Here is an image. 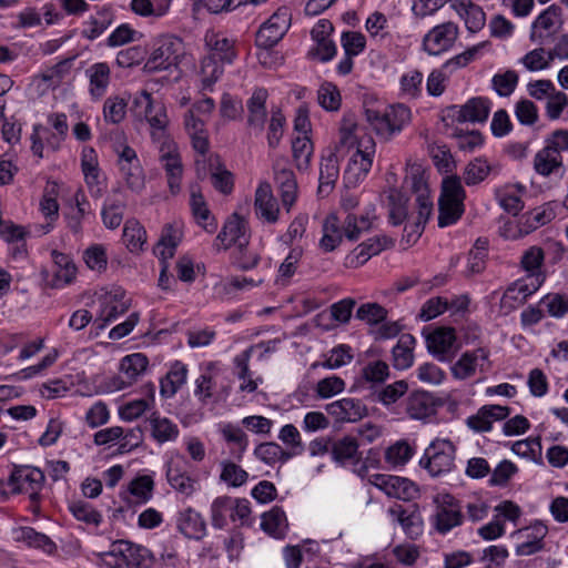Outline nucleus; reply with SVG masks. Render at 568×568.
<instances>
[{
  "instance_id": "57",
  "label": "nucleus",
  "mask_w": 568,
  "mask_h": 568,
  "mask_svg": "<svg viewBox=\"0 0 568 568\" xmlns=\"http://www.w3.org/2000/svg\"><path fill=\"white\" fill-rule=\"evenodd\" d=\"M234 498L230 496L216 497L211 505V519L215 528L222 529L232 517Z\"/></svg>"
},
{
  "instance_id": "31",
  "label": "nucleus",
  "mask_w": 568,
  "mask_h": 568,
  "mask_svg": "<svg viewBox=\"0 0 568 568\" xmlns=\"http://www.w3.org/2000/svg\"><path fill=\"white\" fill-rule=\"evenodd\" d=\"M74 204L63 213L67 227L74 234L79 235L82 232V221L90 214V203L82 191L74 194Z\"/></svg>"
},
{
  "instance_id": "13",
  "label": "nucleus",
  "mask_w": 568,
  "mask_h": 568,
  "mask_svg": "<svg viewBox=\"0 0 568 568\" xmlns=\"http://www.w3.org/2000/svg\"><path fill=\"white\" fill-rule=\"evenodd\" d=\"M463 514L458 501L450 495H443L436 498V510L432 516V524L436 531L447 534L453 528L460 526Z\"/></svg>"
},
{
  "instance_id": "44",
  "label": "nucleus",
  "mask_w": 568,
  "mask_h": 568,
  "mask_svg": "<svg viewBox=\"0 0 568 568\" xmlns=\"http://www.w3.org/2000/svg\"><path fill=\"white\" fill-rule=\"evenodd\" d=\"M81 168L88 187L91 190L97 187V192H99L102 181L99 169L98 155L93 148H83L81 152Z\"/></svg>"
},
{
  "instance_id": "8",
  "label": "nucleus",
  "mask_w": 568,
  "mask_h": 568,
  "mask_svg": "<svg viewBox=\"0 0 568 568\" xmlns=\"http://www.w3.org/2000/svg\"><path fill=\"white\" fill-rule=\"evenodd\" d=\"M292 13L287 7H280L257 30L255 43L263 49L276 45L291 27Z\"/></svg>"
},
{
  "instance_id": "38",
  "label": "nucleus",
  "mask_w": 568,
  "mask_h": 568,
  "mask_svg": "<svg viewBox=\"0 0 568 568\" xmlns=\"http://www.w3.org/2000/svg\"><path fill=\"white\" fill-rule=\"evenodd\" d=\"M339 175L338 158L335 151L328 150L327 154L322 156L320 166V185L321 194L329 193L335 185Z\"/></svg>"
},
{
  "instance_id": "5",
  "label": "nucleus",
  "mask_w": 568,
  "mask_h": 568,
  "mask_svg": "<svg viewBox=\"0 0 568 568\" xmlns=\"http://www.w3.org/2000/svg\"><path fill=\"white\" fill-rule=\"evenodd\" d=\"M456 447L448 439H435L425 449L419 465L432 476L437 477L452 471L455 467Z\"/></svg>"
},
{
  "instance_id": "41",
  "label": "nucleus",
  "mask_w": 568,
  "mask_h": 568,
  "mask_svg": "<svg viewBox=\"0 0 568 568\" xmlns=\"http://www.w3.org/2000/svg\"><path fill=\"white\" fill-rule=\"evenodd\" d=\"M178 529L187 538L201 539L205 535L206 525L197 511L187 508L179 515Z\"/></svg>"
},
{
  "instance_id": "39",
  "label": "nucleus",
  "mask_w": 568,
  "mask_h": 568,
  "mask_svg": "<svg viewBox=\"0 0 568 568\" xmlns=\"http://www.w3.org/2000/svg\"><path fill=\"white\" fill-rule=\"evenodd\" d=\"M89 78V92L93 99H101L110 84L111 70L105 62H98L92 64L87 70Z\"/></svg>"
},
{
  "instance_id": "7",
  "label": "nucleus",
  "mask_w": 568,
  "mask_h": 568,
  "mask_svg": "<svg viewBox=\"0 0 568 568\" xmlns=\"http://www.w3.org/2000/svg\"><path fill=\"white\" fill-rule=\"evenodd\" d=\"M375 155V141L373 138H364L359 142V149L351 156L344 171V182L347 187L356 186L365 179L372 169Z\"/></svg>"
},
{
  "instance_id": "34",
  "label": "nucleus",
  "mask_w": 568,
  "mask_h": 568,
  "mask_svg": "<svg viewBox=\"0 0 568 568\" xmlns=\"http://www.w3.org/2000/svg\"><path fill=\"white\" fill-rule=\"evenodd\" d=\"M187 366L175 361L164 377L160 381V394L164 398L173 397L178 390L186 383L187 378Z\"/></svg>"
},
{
  "instance_id": "14",
  "label": "nucleus",
  "mask_w": 568,
  "mask_h": 568,
  "mask_svg": "<svg viewBox=\"0 0 568 568\" xmlns=\"http://www.w3.org/2000/svg\"><path fill=\"white\" fill-rule=\"evenodd\" d=\"M247 224L239 214H233L223 225L214 240L213 246L217 251L227 250L236 245L239 250L248 244Z\"/></svg>"
},
{
  "instance_id": "33",
  "label": "nucleus",
  "mask_w": 568,
  "mask_h": 568,
  "mask_svg": "<svg viewBox=\"0 0 568 568\" xmlns=\"http://www.w3.org/2000/svg\"><path fill=\"white\" fill-rule=\"evenodd\" d=\"M322 232L320 247L326 253L336 250L345 237L343 223L334 213L325 217Z\"/></svg>"
},
{
  "instance_id": "21",
  "label": "nucleus",
  "mask_w": 568,
  "mask_h": 568,
  "mask_svg": "<svg viewBox=\"0 0 568 568\" xmlns=\"http://www.w3.org/2000/svg\"><path fill=\"white\" fill-rule=\"evenodd\" d=\"M548 528L540 521H536L529 527L517 530L514 536L520 540L515 548L517 556H530L544 548V538Z\"/></svg>"
},
{
  "instance_id": "59",
  "label": "nucleus",
  "mask_w": 568,
  "mask_h": 568,
  "mask_svg": "<svg viewBox=\"0 0 568 568\" xmlns=\"http://www.w3.org/2000/svg\"><path fill=\"white\" fill-rule=\"evenodd\" d=\"M334 460L341 464L358 459V443L352 436H345L336 440L332 446Z\"/></svg>"
},
{
  "instance_id": "11",
  "label": "nucleus",
  "mask_w": 568,
  "mask_h": 568,
  "mask_svg": "<svg viewBox=\"0 0 568 568\" xmlns=\"http://www.w3.org/2000/svg\"><path fill=\"white\" fill-rule=\"evenodd\" d=\"M130 306L131 301L125 292L120 287L113 288L101 296L100 311L94 324L99 329H103L120 315L126 313Z\"/></svg>"
},
{
  "instance_id": "6",
  "label": "nucleus",
  "mask_w": 568,
  "mask_h": 568,
  "mask_svg": "<svg viewBox=\"0 0 568 568\" xmlns=\"http://www.w3.org/2000/svg\"><path fill=\"white\" fill-rule=\"evenodd\" d=\"M121 180L132 192L140 193L145 186V178L136 152L128 144L114 145Z\"/></svg>"
},
{
  "instance_id": "50",
  "label": "nucleus",
  "mask_w": 568,
  "mask_h": 568,
  "mask_svg": "<svg viewBox=\"0 0 568 568\" xmlns=\"http://www.w3.org/2000/svg\"><path fill=\"white\" fill-rule=\"evenodd\" d=\"M388 514L408 536L414 537L420 532V518L417 513L408 511L403 506L395 505L388 509Z\"/></svg>"
},
{
  "instance_id": "51",
  "label": "nucleus",
  "mask_w": 568,
  "mask_h": 568,
  "mask_svg": "<svg viewBox=\"0 0 568 568\" xmlns=\"http://www.w3.org/2000/svg\"><path fill=\"white\" fill-rule=\"evenodd\" d=\"M129 99L124 95H110L103 103V119L106 123L119 124L126 115Z\"/></svg>"
},
{
  "instance_id": "48",
  "label": "nucleus",
  "mask_w": 568,
  "mask_h": 568,
  "mask_svg": "<svg viewBox=\"0 0 568 568\" xmlns=\"http://www.w3.org/2000/svg\"><path fill=\"white\" fill-rule=\"evenodd\" d=\"M562 166V155L549 150L546 145L534 158V169L542 176H549Z\"/></svg>"
},
{
  "instance_id": "28",
  "label": "nucleus",
  "mask_w": 568,
  "mask_h": 568,
  "mask_svg": "<svg viewBox=\"0 0 568 568\" xmlns=\"http://www.w3.org/2000/svg\"><path fill=\"white\" fill-rule=\"evenodd\" d=\"M376 221L375 207L368 206L362 214L347 213L342 221L344 235L351 242L357 241L364 233L369 232Z\"/></svg>"
},
{
  "instance_id": "55",
  "label": "nucleus",
  "mask_w": 568,
  "mask_h": 568,
  "mask_svg": "<svg viewBox=\"0 0 568 568\" xmlns=\"http://www.w3.org/2000/svg\"><path fill=\"white\" fill-rule=\"evenodd\" d=\"M286 516L282 508L275 506L263 514L261 528L271 536L282 537L286 528Z\"/></svg>"
},
{
  "instance_id": "30",
  "label": "nucleus",
  "mask_w": 568,
  "mask_h": 568,
  "mask_svg": "<svg viewBox=\"0 0 568 568\" xmlns=\"http://www.w3.org/2000/svg\"><path fill=\"white\" fill-rule=\"evenodd\" d=\"M448 3L465 21V26L470 32H477L485 27L486 14L481 7L475 4L473 0H448Z\"/></svg>"
},
{
  "instance_id": "22",
  "label": "nucleus",
  "mask_w": 568,
  "mask_h": 568,
  "mask_svg": "<svg viewBox=\"0 0 568 568\" xmlns=\"http://www.w3.org/2000/svg\"><path fill=\"white\" fill-rule=\"evenodd\" d=\"M254 211L258 220L268 224H274L280 220V206L268 182L258 184L255 191Z\"/></svg>"
},
{
  "instance_id": "9",
  "label": "nucleus",
  "mask_w": 568,
  "mask_h": 568,
  "mask_svg": "<svg viewBox=\"0 0 568 568\" xmlns=\"http://www.w3.org/2000/svg\"><path fill=\"white\" fill-rule=\"evenodd\" d=\"M159 143V160L165 172L168 186L172 195L181 191L183 164L176 143L170 138Z\"/></svg>"
},
{
  "instance_id": "19",
  "label": "nucleus",
  "mask_w": 568,
  "mask_h": 568,
  "mask_svg": "<svg viewBox=\"0 0 568 568\" xmlns=\"http://www.w3.org/2000/svg\"><path fill=\"white\" fill-rule=\"evenodd\" d=\"M186 467L187 462L184 456L173 455L168 463L166 478L176 491L191 496L195 491L196 480L187 474Z\"/></svg>"
},
{
  "instance_id": "52",
  "label": "nucleus",
  "mask_w": 568,
  "mask_h": 568,
  "mask_svg": "<svg viewBox=\"0 0 568 568\" xmlns=\"http://www.w3.org/2000/svg\"><path fill=\"white\" fill-rule=\"evenodd\" d=\"M224 63H221L214 57H204L200 65V80L203 90H212V87L220 80L224 72Z\"/></svg>"
},
{
  "instance_id": "58",
  "label": "nucleus",
  "mask_w": 568,
  "mask_h": 568,
  "mask_svg": "<svg viewBox=\"0 0 568 568\" xmlns=\"http://www.w3.org/2000/svg\"><path fill=\"white\" fill-rule=\"evenodd\" d=\"M493 168L486 159L476 158L464 169L463 179L468 186L477 185L486 180Z\"/></svg>"
},
{
  "instance_id": "2",
  "label": "nucleus",
  "mask_w": 568,
  "mask_h": 568,
  "mask_svg": "<svg viewBox=\"0 0 568 568\" xmlns=\"http://www.w3.org/2000/svg\"><path fill=\"white\" fill-rule=\"evenodd\" d=\"M132 111L136 118L144 119L149 123L154 141L170 139L165 134L169 124L166 108L162 102L154 101L151 93L141 91L133 100Z\"/></svg>"
},
{
  "instance_id": "36",
  "label": "nucleus",
  "mask_w": 568,
  "mask_h": 568,
  "mask_svg": "<svg viewBox=\"0 0 568 568\" xmlns=\"http://www.w3.org/2000/svg\"><path fill=\"white\" fill-rule=\"evenodd\" d=\"M364 138H372L366 133L364 125L359 124L352 113H345L339 125V143L344 146L359 149V142Z\"/></svg>"
},
{
  "instance_id": "1",
  "label": "nucleus",
  "mask_w": 568,
  "mask_h": 568,
  "mask_svg": "<svg viewBox=\"0 0 568 568\" xmlns=\"http://www.w3.org/2000/svg\"><path fill=\"white\" fill-rule=\"evenodd\" d=\"M99 558L104 568H150L155 561L150 549L124 539L113 541Z\"/></svg>"
},
{
  "instance_id": "25",
  "label": "nucleus",
  "mask_w": 568,
  "mask_h": 568,
  "mask_svg": "<svg viewBox=\"0 0 568 568\" xmlns=\"http://www.w3.org/2000/svg\"><path fill=\"white\" fill-rule=\"evenodd\" d=\"M204 45L207 50L206 57H214L224 64H231L236 58L234 41L221 32L213 30L206 31L204 36Z\"/></svg>"
},
{
  "instance_id": "26",
  "label": "nucleus",
  "mask_w": 568,
  "mask_h": 568,
  "mask_svg": "<svg viewBox=\"0 0 568 568\" xmlns=\"http://www.w3.org/2000/svg\"><path fill=\"white\" fill-rule=\"evenodd\" d=\"M440 402L430 393L419 390L409 395L406 402V413L412 419L427 420L436 414Z\"/></svg>"
},
{
  "instance_id": "15",
  "label": "nucleus",
  "mask_w": 568,
  "mask_h": 568,
  "mask_svg": "<svg viewBox=\"0 0 568 568\" xmlns=\"http://www.w3.org/2000/svg\"><path fill=\"white\" fill-rule=\"evenodd\" d=\"M458 37V27L454 22H445L429 30L423 39L424 50L438 55L453 47Z\"/></svg>"
},
{
  "instance_id": "29",
  "label": "nucleus",
  "mask_w": 568,
  "mask_h": 568,
  "mask_svg": "<svg viewBox=\"0 0 568 568\" xmlns=\"http://www.w3.org/2000/svg\"><path fill=\"white\" fill-rule=\"evenodd\" d=\"M327 412L338 422L355 423L366 413V406L355 398H342L327 405Z\"/></svg>"
},
{
  "instance_id": "47",
  "label": "nucleus",
  "mask_w": 568,
  "mask_h": 568,
  "mask_svg": "<svg viewBox=\"0 0 568 568\" xmlns=\"http://www.w3.org/2000/svg\"><path fill=\"white\" fill-rule=\"evenodd\" d=\"M415 338L410 334H403L393 347V365L396 369H406L413 365Z\"/></svg>"
},
{
  "instance_id": "64",
  "label": "nucleus",
  "mask_w": 568,
  "mask_h": 568,
  "mask_svg": "<svg viewBox=\"0 0 568 568\" xmlns=\"http://www.w3.org/2000/svg\"><path fill=\"white\" fill-rule=\"evenodd\" d=\"M255 456L267 465H274L278 462H286L291 458V454L286 453L278 444L267 442L260 444L255 450Z\"/></svg>"
},
{
  "instance_id": "16",
  "label": "nucleus",
  "mask_w": 568,
  "mask_h": 568,
  "mask_svg": "<svg viewBox=\"0 0 568 568\" xmlns=\"http://www.w3.org/2000/svg\"><path fill=\"white\" fill-rule=\"evenodd\" d=\"M427 349L440 362H448L458 351L456 334L452 327H438L426 337Z\"/></svg>"
},
{
  "instance_id": "63",
  "label": "nucleus",
  "mask_w": 568,
  "mask_h": 568,
  "mask_svg": "<svg viewBox=\"0 0 568 568\" xmlns=\"http://www.w3.org/2000/svg\"><path fill=\"white\" fill-rule=\"evenodd\" d=\"M263 283L262 278H252L245 276H232L216 284L215 290L221 295H232L237 291H245L258 286Z\"/></svg>"
},
{
  "instance_id": "42",
  "label": "nucleus",
  "mask_w": 568,
  "mask_h": 568,
  "mask_svg": "<svg viewBox=\"0 0 568 568\" xmlns=\"http://www.w3.org/2000/svg\"><path fill=\"white\" fill-rule=\"evenodd\" d=\"M185 129L191 136L193 148L201 154L209 150V139L204 121L196 118L193 110H190L184 119Z\"/></svg>"
},
{
  "instance_id": "4",
  "label": "nucleus",
  "mask_w": 568,
  "mask_h": 568,
  "mask_svg": "<svg viewBox=\"0 0 568 568\" xmlns=\"http://www.w3.org/2000/svg\"><path fill=\"white\" fill-rule=\"evenodd\" d=\"M183 54L182 40L174 36H164L155 42L144 68L149 72L176 69Z\"/></svg>"
},
{
  "instance_id": "20",
  "label": "nucleus",
  "mask_w": 568,
  "mask_h": 568,
  "mask_svg": "<svg viewBox=\"0 0 568 568\" xmlns=\"http://www.w3.org/2000/svg\"><path fill=\"white\" fill-rule=\"evenodd\" d=\"M394 242L386 235H376L357 245L345 258L346 266L357 268L371 257L393 246Z\"/></svg>"
},
{
  "instance_id": "43",
  "label": "nucleus",
  "mask_w": 568,
  "mask_h": 568,
  "mask_svg": "<svg viewBox=\"0 0 568 568\" xmlns=\"http://www.w3.org/2000/svg\"><path fill=\"white\" fill-rule=\"evenodd\" d=\"M191 211L196 223L207 233L215 232L217 223L212 216L203 195L195 190L191 192L190 199Z\"/></svg>"
},
{
  "instance_id": "61",
  "label": "nucleus",
  "mask_w": 568,
  "mask_h": 568,
  "mask_svg": "<svg viewBox=\"0 0 568 568\" xmlns=\"http://www.w3.org/2000/svg\"><path fill=\"white\" fill-rule=\"evenodd\" d=\"M123 241L130 252H139L146 242V232L136 220H128L123 229Z\"/></svg>"
},
{
  "instance_id": "62",
  "label": "nucleus",
  "mask_w": 568,
  "mask_h": 568,
  "mask_svg": "<svg viewBox=\"0 0 568 568\" xmlns=\"http://www.w3.org/2000/svg\"><path fill=\"white\" fill-rule=\"evenodd\" d=\"M544 260L545 254L540 247L531 246L528 250H526L520 260L523 268L527 272L526 276L540 275L542 277L544 283L546 280L545 273L541 272Z\"/></svg>"
},
{
  "instance_id": "12",
  "label": "nucleus",
  "mask_w": 568,
  "mask_h": 568,
  "mask_svg": "<svg viewBox=\"0 0 568 568\" xmlns=\"http://www.w3.org/2000/svg\"><path fill=\"white\" fill-rule=\"evenodd\" d=\"M541 285L542 277L540 275L525 276L517 280L504 292L500 298V311L504 314H509L521 305L528 296L537 292Z\"/></svg>"
},
{
  "instance_id": "45",
  "label": "nucleus",
  "mask_w": 568,
  "mask_h": 568,
  "mask_svg": "<svg viewBox=\"0 0 568 568\" xmlns=\"http://www.w3.org/2000/svg\"><path fill=\"white\" fill-rule=\"evenodd\" d=\"M68 509L78 521L88 527L98 528L103 521L102 514L85 500H71L68 504Z\"/></svg>"
},
{
  "instance_id": "54",
  "label": "nucleus",
  "mask_w": 568,
  "mask_h": 568,
  "mask_svg": "<svg viewBox=\"0 0 568 568\" xmlns=\"http://www.w3.org/2000/svg\"><path fill=\"white\" fill-rule=\"evenodd\" d=\"M149 361L145 355L134 353L122 358L120 372L126 378L128 384H133L138 377L146 369Z\"/></svg>"
},
{
  "instance_id": "27",
  "label": "nucleus",
  "mask_w": 568,
  "mask_h": 568,
  "mask_svg": "<svg viewBox=\"0 0 568 568\" xmlns=\"http://www.w3.org/2000/svg\"><path fill=\"white\" fill-rule=\"evenodd\" d=\"M564 24L562 10L557 4L545 9L532 22L530 39L532 41L542 39L545 34L550 36L557 32Z\"/></svg>"
},
{
  "instance_id": "18",
  "label": "nucleus",
  "mask_w": 568,
  "mask_h": 568,
  "mask_svg": "<svg viewBox=\"0 0 568 568\" xmlns=\"http://www.w3.org/2000/svg\"><path fill=\"white\" fill-rule=\"evenodd\" d=\"M372 484L383 490L387 496L396 499L410 500L415 498L418 493L414 483L407 478L393 475H373Z\"/></svg>"
},
{
  "instance_id": "17",
  "label": "nucleus",
  "mask_w": 568,
  "mask_h": 568,
  "mask_svg": "<svg viewBox=\"0 0 568 568\" xmlns=\"http://www.w3.org/2000/svg\"><path fill=\"white\" fill-rule=\"evenodd\" d=\"M333 30L334 27L329 20L321 19L315 23L311 30L312 40L315 42V47L308 53L311 57L322 62H327L335 57L336 45L329 39Z\"/></svg>"
},
{
  "instance_id": "53",
  "label": "nucleus",
  "mask_w": 568,
  "mask_h": 568,
  "mask_svg": "<svg viewBox=\"0 0 568 568\" xmlns=\"http://www.w3.org/2000/svg\"><path fill=\"white\" fill-rule=\"evenodd\" d=\"M221 434L226 443L235 445L232 455L236 460H241L248 446L247 435L241 427L231 423L224 424L221 427Z\"/></svg>"
},
{
  "instance_id": "60",
  "label": "nucleus",
  "mask_w": 568,
  "mask_h": 568,
  "mask_svg": "<svg viewBox=\"0 0 568 568\" xmlns=\"http://www.w3.org/2000/svg\"><path fill=\"white\" fill-rule=\"evenodd\" d=\"M293 158L300 171H306L313 155V143L308 135H298L292 142Z\"/></svg>"
},
{
  "instance_id": "40",
  "label": "nucleus",
  "mask_w": 568,
  "mask_h": 568,
  "mask_svg": "<svg viewBox=\"0 0 568 568\" xmlns=\"http://www.w3.org/2000/svg\"><path fill=\"white\" fill-rule=\"evenodd\" d=\"M13 535L16 541L23 542L31 548L41 549L45 554L52 555L57 550V545L50 537L32 527H19L13 531Z\"/></svg>"
},
{
  "instance_id": "56",
  "label": "nucleus",
  "mask_w": 568,
  "mask_h": 568,
  "mask_svg": "<svg viewBox=\"0 0 568 568\" xmlns=\"http://www.w3.org/2000/svg\"><path fill=\"white\" fill-rule=\"evenodd\" d=\"M251 352H252L251 348L245 349L244 352H242L234 358V364L239 368L237 376L240 379L243 381L240 385V390L247 392V393L255 392L257 388V385H258V381H261L260 378H257V379L252 378V374H251L250 367H248Z\"/></svg>"
},
{
  "instance_id": "10",
  "label": "nucleus",
  "mask_w": 568,
  "mask_h": 568,
  "mask_svg": "<svg viewBox=\"0 0 568 568\" xmlns=\"http://www.w3.org/2000/svg\"><path fill=\"white\" fill-rule=\"evenodd\" d=\"M489 357L490 352L486 347L467 351L452 366V375L456 379L464 381L471 378L477 373H487L491 367Z\"/></svg>"
},
{
  "instance_id": "37",
  "label": "nucleus",
  "mask_w": 568,
  "mask_h": 568,
  "mask_svg": "<svg viewBox=\"0 0 568 568\" xmlns=\"http://www.w3.org/2000/svg\"><path fill=\"white\" fill-rule=\"evenodd\" d=\"M152 438L159 443L174 442L180 434L179 426L170 418L153 412L149 417Z\"/></svg>"
},
{
  "instance_id": "49",
  "label": "nucleus",
  "mask_w": 568,
  "mask_h": 568,
  "mask_svg": "<svg viewBox=\"0 0 568 568\" xmlns=\"http://www.w3.org/2000/svg\"><path fill=\"white\" fill-rule=\"evenodd\" d=\"M181 241V232L173 227L172 225H168L164 227L161 239L154 247V254L160 257L163 262L169 258H172L175 248Z\"/></svg>"
},
{
  "instance_id": "46",
  "label": "nucleus",
  "mask_w": 568,
  "mask_h": 568,
  "mask_svg": "<svg viewBox=\"0 0 568 568\" xmlns=\"http://www.w3.org/2000/svg\"><path fill=\"white\" fill-rule=\"evenodd\" d=\"M466 192L460 176L453 174L442 180L438 202L465 204Z\"/></svg>"
},
{
  "instance_id": "23",
  "label": "nucleus",
  "mask_w": 568,
  "mask_h": 568,
  "mask_svg": "<svg viewBox=\"0 0 568 568\" xmlns=\"http://www.w3.org/2000/svg\"><path fill=\"white\" fill-rule=\"evenodd\" d=\"M490 101L486 98H473L464 105H454L449 109V116L459 122H484L487 120L490 112Z\"/></svg>"
},
{
  "instance_id": "3",
  "label": "nucleus",
  "mask_w": 568,
  "mask_h": 568,
  "mask_svg": "<svg viewBox=\"0 0 568 568\" xmlns=\"http://www.w3.org/2000/svg\"><path fill=\"white\" fill-rule=\"evenodd\" d=\"M45 476L43 471L33 466H16L9 477L8 485L12 494H26L32 504V511L39 510L41 491Z\"/></svg>"
},
{
  "instance_id": "24",
  "label": "nucleus",
  "mask_w": 568,
  "mask_h": 568,
  "mask_svg": "<svg viewBox=\"0 0 568 568\" xmlns=\"http://www.w3.org/2000/svg\"><path fill=\"white\" fill-rule=\"evenodd\" d=\"M509 414L508 406L484 405L476 414L466 419V425L476 433H486L491 430L494 422L504 420Z\"/></svg>"
},
{
  "instance_id": "35",
  "label": "nucleus",
  "mask_w": 568,
  "mask_h": 568,
  "mask_svg": "<svg viewBox=\"0 0 568 568\" xmlns=\"http://www.w3.org/2000/svg\"><path fill=\"white\" fill-rule=\"evenodd\" d=\"M39 210L44 216L45 223L34 225V230L40 235H44L53 230L54 223L59 216V203L57 201L54 187L51 190L47 189L44 191L39 203Z\"/></svg>"
},
{
  "instance_id": "32",
  "label": "nucleus",
  "mask_w": 568,
  "mask_h": 568,
  "mask_svg": "<svg viewBox=\"0 0 568 568\" xmlns=\"http://www.w3.org/2000/svg\"><path fill=\"white\" fill-rule=\"evenodd\" d=\"M268 98L267 90L264 88L256 89L252 97L247 100L246 106L248 111L247 124L261 133L264 129L266 120V101Z\"/></svg>"
}]
</instances>
